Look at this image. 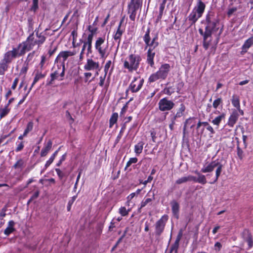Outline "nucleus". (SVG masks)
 <instances>
[{"mask_svg":"<svg viewBox=\"0 0 253 253\" xmlns=\"http://www.w3.org/2000/svg\"><path fill=\"white\" fill-rule=\"evenodd\" d=\"M141 57L137 54H131L126 58L124 62V67L129 71H136L139 67Z\"/></svg>","mask_w":253,"mask_h":253,"instance_id":"1","label":"nucleus"},{"mask_svg":"<svg viewBox=\"0 0 253 253\" xmlns=\"http://www.w3.org/2000/svg\"><path fill=\"white\" fill-rule=\"evenodd\" d=\"M170 69V67L169 64L166 63L162 65L156 73L152 74L150 76L149 82L152 83L159 79H165L168 76Z\"/></svg>","mask_w":253,"mask_h":253,"instance_id":"2","label":"nucleus"},{"mask_svg":"<svg viewBox=\"0 0 253 253\" xmlns=\"http://www.w3.org/2000/svg\"><path fill=\"white\" fill-rule=\"evenodd\" d=\"M216 167L217 169L215 171V178L213 182H210L211 184H213L217 181L222 171L223 165L217 161H214L201 169V171L203 173L210 172L212 171Z\"/></svg>","mask_w":253,"mask_h":253,"instance_id":"3","label":"nucleus"},{"mask_svg":"<svg viewBox=\"0 0 253 253\" xmlns=\"http://www.w3.org/2000/svg\"><path fill=\"white\" fill-rule=\"evenodd\" d=\"M95 48L101 58L106 57L108 55L109 44L108 42H105V38L99 37L97 39L95 43Z\"/></svg>","mask_w":253,"mask_h":253,"instance_id":"4","label":"nucleus"},{"mask_svg":"<svg viewBox=\"0 0 253 253\" xmlns=\"http://www.w3.org/2000/svg\"><path fill=\"white\" fill-rule=\"evenodd\" d=\"M142 6V1L140 0H131L128 5V13L129 18L134 21L136 15V11Z\"/></svg>","mask_w":253,"mask_h":253,"instance_id":"5","label":"nucleus"},{"mask_svg":"<svg viewBox=\"0 0 253 253\" xmlns=\"http://www.w3.org/2000/svg\"><path fill=\"white\" fill-rule=\"evenodd\" d=\"M199 32L200 34L203 37V47L206 50H207L209 48L212 41L210 33L206 28L205 32H204L202 29H199Z\"/></svg>","mask_w":253,"mask_h":253,"instance_id":"6","label":"nucleus"},{"mask_svg":"<svg viewBox=\"0 0 253 253\" xmlns=\"http://www.w3.org/2000/svg\"><path fill=\"white\" fill-rule=\"evenodd\" d=\"M159 109L161 111L170 110L174 106V103L167 98L161 99L158 103Z\"/></svg>","mask_w":253,"mask_h":253,"instance_id":"7","label":"nucleus"},{"mask_svg":"<svg viewBox=\"0 0 253 253\" xmlns=\"http://www.w3.org/2000/svg\"><path fill=\"white\" fill-rule=\"evenodd\" d=\"M150 32V30L149 28H148L143 37V40L147 46H149V47H153V48H155L159 44L158 42L157 41L158 40V37L157 36L153 38L152 41L151 42Z\"/></svg>","mask_w":253,"mask_h":253,"instance_id":"8","label":"nucleus"},{"mask_svg":"<svg viewBox=\"0 0 253 253\" xmlns=\"http://www.w3.org/2000/svg\"><path fill=\"white\" fill-rule=\"evenodd\" d=\"M76 53L77 52L75 50H74L73 51L67 50L61 51L58 55L55 62L60 61L61 62V66H63V65H65V62L67 59L70 56H74Z\"/></svg>","mask_w":253,"mask_h":253,"instance_id":"9","label":"nucleus"},{"mask_svg":"<svg viewBox=\"0 0 253 253\" xmlns=\"http://www.w3.org/2000/svg\"><path fill=\"white\" fill-rule=\"evenodd\" d=\"M167 218L162 216L155 224V235L157 237H159L163 232Z\"/></svg>","mask_w":253,"mask_h":253,"instance_id":"10","label":"nucleus"},{"mask_svg":"<svg viewBox=\"0 0 253 253\" xmlns=\"http://www.w3.org/2000/svg\"><path fill=\"white\" fill-rule=\"evenodd\" d=\"M144 80L140 78H134V80L129 85V88L132 92H136L138 91L141 88Z\"/></svg>","mask_w":253,"mask_h":253,"instance_id":"11","label":"nucleus"},{"mask_svg":"<svg viewBox=\"0 0 253 253\" xmlns=\"http://www.w3.org/2000/svg\"><path fill=\"white\" fill-rule=\"evenodd\" d=\"M17 53L18 57L23 55L26 51L31 50L30 45H28L26 42L20 43L17 47L13 48Z\"/></svg>","mask_w":253,"mask_h":253,"instance_id":"12","label":"nucleus"},{"mask_svg":"<svg viewBox=\"0 0 253 253\" xmlns=\"http://www.w3.org/2000/svg\"><path fill=\"white\" fill-rule=\"evenodd\" d=\"M99 68V64L98 62H95L92 59H87L86 63L84 66V69L86 71H91L98 70Z\"/></svg>","mask_w":253,"mask_h":253,"instance_id":"13","label":"nucleus"},{"mask_svg":"<svg viewBox=\"0 0 253 253\" xmlns=\"http://www.w3.org/2000/svg\"><path fill=\"white\" fill-rule=\"evenodd\" d=\"M17 53L13 48L12 50L6 52L3 56V60L7 64L10 63L14 58L17 57Z\"/></svg>","mask_w":253,"mask_h":253,"instance_id":"14","label":"nucleus"},{"mask_svg":"<svg viewBox=\"0 0 253 253\" xmlns=\"http://www.w3.org/2000/svg\"><path fill=\"white\" fill-rule=\"evenodd\" d=\"M25 42L28 45H30L31 50L34 47L35 45H38L40 46L41 45L34 33L31 34L28 37L27 40Z\"/></svg>","mask_w":253,"mask_h":253,"instance_id":"15","label":"nucleus"},{"mask_svg":"<svg viewBox=\"0 0 253 253\" xmlns=\"http://www.w3.org/2000/svg\"><path fill=\"white\" fill-rule=\"evenodd\" d=\"M182 236V232L181 231H180L178 233L176 239L173 244L171 246L170 249V253H177V250L179 248V242L181 240V238Z\"/></svg>","mask_w":253,"mask_h":253,"instance_id":"16","label":"nucleus"},{"mask_svg":"<svg viewBox=\"0 0 253 253\" xmlns=\"http://www.w3.org/2000/svg\"><path fill=\"white\" fill-rule=\"evenodd\" d=\"M170 205L171 206V210L173 216L178 219L179 217V205L175 200H173L170 202Z\"/></svg>","mask_w":253,"mask_h":253,"instance_id":"17","label":"nucleus"},{"mask_svg":"<svg viewBox=\"0 0 253 253\" xmlns=\"http://www.w3.org/2000/svg\"><path fill=\"white\" fill-rule=\"evenodd\" d=\"M153 47H149L147 53V62L151 67L154 64L153 60L155 52L153 51Z\"/></svg>","mask_w":253,"mask_h":253,"instance_id":"18","label":"nucleus"},{"mask_svg":"<svg viewBox=\"0 0 253 253\" xmlns=\"http://www.w3.org/2000/svg\"><path fill=\"white\" fill-rule=\"evenodd\" d=\"M205 3L203 1L199 0V1H197L196 5L193 9L196 11V12L202 15L205 11Z\"/></svg>","mask_w":253,"mask_h":253,"instance_id":"19","label":"nucleus"},{"mask_svg":"<svg viewBox=\"0 0 253 253\" xmlns=\"http://www.w3.org/2000/svg\"><path fill=\"white\" fill-rule=\"evenodd\" d=\"M243 239L248 243L249 248H251L253 245V242L251 235L248 230H245L242 233Z\"/></svg>","mask_w":253,"mask_h":253,"instance_id":"20","label":"nucleus"},{"mask_svg":"<svg viewBox=\"0 0 253 253\" xmlns=\"http://www.w3.org/2000/svg\"><path fill=\"white\" fill-rule=\"evenodd\" d=\"M52 142L51 140H49L41 152V157H45L52 147Z\"/></svg>","mask_w":253,"mask_h":253,"instance_id":"21","label":"nucleus"},{"mask_svg":"<svg viewBox=\"0 0 253 253\" xmlns=\"http://www.w3.org/2000/svg\"><path fill=\"white\" fill-rule=\"evenodd\" d=\"M238 117L239 115L237 112L236 111H233L229 118L228 125L232 127L238 120Z\"/></svg>","mask_w":253,"mask_h":253,"instance_id":"22","label":"nucleus"},{"mask_svg":"<svg viewBox=\"0 0 253 253\" xmlns=\"http://www.w3.org/2000/svg\"><path fill=\"white\" fill-rule=\"evenodd\" d=\"M202 16L193 9L188 16L189 20L191 22V24H194Z\"/></svg>","mask_w":253,"mask_h":253,"instance_id":"23","label":"nucleus"},{"mask_svg":"<svg viewBox=\"0 0 253 253\" xmlns=\"http://www.w3.org/2000/svg\"><path fill=\"white\" fill-rule=\"evenodd\" d=\"M217 23V20L213 21V22L210 23L206 25V29L210 33V35H212V33L213 31H216V26Z\"/></svg>","mask_w":253,"mask_h":253,"instance_id":"24","label":"nucleus"},{"mask_svg":"<svg viewBox=\"0 0 253 253\" xmlns=\"http://www.w3.org/2000/svg\"><path fill=\"white\" fill-rule=\"evenodd\" d=\"M253 44V36L246 41L242 46L243 51L246 52L247 50Z\"/></svg>","mask_w":253,"mask_h":253,"instance_id":"25","label":"nucleus"},{"mask_svg":"<svg viewBox=\"0 0 253 253\" xmlns=\"http://www.w3.org/2000/svg\"><path fill=\"white\" fill-rule=\"evenodd\" d=\"M45 77V74H42L41 72L39 71H37V73L36 74V76L34 78L33 82L30 87L28 93L30 92V91L31 90L32 87L34 85V84L40 79L43 78Z\"/></svg>","mask_w":253,"mask_h":253,"instance_id":"26","label":"nucleus"},{"mask_svg":"<svg viewBox=\"0 0 253 253\" xmlns=\"http://www.w3.org/2000/svg\"><path fill=\"white\" fill-rule=\"evenodd\" d=\"M15 222L13 220L8 222L7 228L4 230V233L6 235H9L14 231V226Z\"/></svg>","mask_w":253,"mask_h":253,"instance_id":"27","label":"nucleus"},{"mask_svg":"<svg viewBox=\"0 0 253 253\" xmlns=\"http://www.w3.org/2000/svg\"><path fill=\"white\" fill-rule=\"evenodd\" d=\"M194 118H190L187 119L184 123V126L183 127V134L185 135L186 128L188 126H190V128H193L195 126L194 122Z\"/></svg>","mask_w":253,"mask_h":253,"instance_id":"28","label":"nucleus"},{"mask_svg":"<svg viewBox=\"0 0 253 253\" xmlns=\"http://www.w3.org/2000/svg\"><path fill=\"white\" fill-rule=\"evenodd\" d=\"M123 21H124V19L123 18L121 20V21H120V22L119 23V26L118 27L117 31L116 34H115V35L114 36V39L115 40H120V39H121V36H122V34L123 33V30H122L121 29V25H122Z\"/></svg>","mask_w":253,"mask_h":253,"instance_id":"29","label":"nucleus"},{"mask_svg":"<svg viewBox=\"0 0 253 253\" xmlns=\"http://www.w3.org/2000/svg\"><path fill=\"white\" fill-rule=\"evenodd\" d=\"M225 114L222 113L220 115L215 118L211 122L213 125L218 126L221 121L225 118Z\"/></svg>","mask_w":253,"mask_h":253,"instance_id":"30","label":"nucleus"},{"mask_svg":"<svg viewBox=\"0 0 253 253\" xmlns=\"http://www.w3.org/2000/svg\"><path fill=\"white\" fill-rule=\"evenodd\" d=\"M143 145L144 143L142 141H140L135 145L134 152L136 155H139L141 153L143 148Z\"/></svg>","mask_w":253,"mask_h":253,"instance_id":"31","label":"nucleus"},{"mask_svg":"<svg viewBox=\"0 0 253 253\" xmlns=\"http://www.w3.org/2000/svg\"><path fill=\"white\" fill-rule=\"evenodd\" d=\"M8 64L7 63L2 60L0 62V75L4 74L5 72L8 69Z\"/></svg>","mask_w":253,"mask_h":253,"instance_id":"32","label":"nucleus"},{"mask_svg":"<svg viewBox=\"0 0 253 253\" xmlns=\"http://www.w3.org/2000/svg\"><path fill=\"white\" fill-rule=\"evenodd\" d=\"M216 20L214 17V15L212 12H209L206 17V24L213 22Z\"/></svg>","mask_w":253,"mask_h":253,"instance_id":"33","label":"nucleus"},{"mask_svg":"<svg viewBox=\"0 0 253 253\" xmlns=\"http://www.w3.org/2000/svg\"><path fill=\"white\" fill-rule=\"evenodd\" d=\"M232 103L235 107H236L237 109H239L240 105L239 98L238 96L235 95H233L232 99Z\"/></svg>","mask_w":253,"mask_h":253,"instance_id":"34","label":"nucleus"},{"mask_svg":"<svg viewBox=\"0 0 253 253\" xmlns=\"http://www.w3.org/2000/svg\"><path fill=\"white\" fill-rule=\"evenodd\" d=\"M118 118L117 113H114L110 119V127H112L117 122Z\"/></svg>","mask_w":253,"mask_h":253,"instance_id":"35","label":"nucleus"},{"mask_svg":"<svg viewBox=\"0 0 253 253\" xmlns=\"http://www.w3.org/2000/svg\"><path fill=\"white\" fill-rule=\"evenodd\" d=\"M24 162L23 160L19 159L13 165V168L15 169H22L24 167Z\"/></svg>","mask_w":253,"mask_h":253,"instance_id":"36","label":"nucleus"},{"mask_svg":"<svg viewBox=\"0 0 253 253\" xmlns=\"http://www.w3.org/2000/svg\"><path fill=\"white\" fill-rule=\"evenodd\" d=\"M198 177L197 178V182L205 184L207 183V180L204 175L201 174L200 173H197Z\"/></svg>","mask_w":253,"mask_h":253,"instance_id":"37","label":"nucleus"},{"mask_svg":"<svg viewBox=\"0 0 253 253\" xmlns=\"http://www.w3.org/2000/svg\"><path fill=\"white\" fill-rule=\"evenodd\" d=\"M10 109L8 108L7 106H5L4 108H1L0 109V117L1 119L2 118L5 116L9 112Z\"/></svg>","mask_w":253,"mask_h":253,"instance_id":"38","label":"nucleus"},{"mask_svg":"<svg viewBox=\"0 0 253 253\" xmlns=\"http://www.w3.org/2000/svg\"><path fill=\"white\" fill-rule=\"evenodd\" d=\"M83 43H84L86 47H87L86 55H88L89 54L92 53V42L85 41L83 42Z\"/></svg>","mask_w":253,"mask_h":253,"instance_id":"39","label":"nucleus"},{"mask_svg":"<svg viewBox=\"0 0 253 253\" xmlns=\"http://www.w3.org/2000/svg\"><path fill=\"white\" fill-rule=\"evenodd\" d=\"M33 128V123L30 122L28 123L27 127L24 132V135H27V134L31 131Z\"/></svg>","mask_w":253,"mask_h":253,"instance_id":"40","label":"nucleus"},{"mask_svg":"<svg viewBox=\"0 0 253 253\" xmlns=\"http://www.w3.org/2000/svg\"><path fill=\"white\" fill-rule=\"evenodd\" d=\"M35 36L38 39L40 44H42L44 42L45 40V37L43 35H42L41 33L39 34L38 32H37Z\"/></svg>","mask_w":253,"mask_h":253,"instance_id":"41","label":"nucleus"},{"mask_svg":"<svg viewBox=\"0 0 253 253\" xmlns=\"http://www.w3.org/2000/svg\"><path fill=\"white\" fill-rule=\"evenodd\" d=\"M30 64L24 62L23 66L20 70V74H26L29 68Z\"/></svg>","mask_w":253,"mask_h":253,"instance_id":"42","label":"nucleus"},{"mask_svg":"<svg viewBox=\"0 0 253 253\" xmlns=\"http://www.w3.org/2000/svg\"><path fill=\"white\" fill-rule=\"evenodd\" d=\"M153 200H154V195L153 196V199L152 198H147L144 201H143L141 203V206L140 208L141 209L144 207H145L146 205H147L148 204H150L151 203V202L153 201Z\"/></svg>","mask_w":253,"mask_h":253,"instance_id":"43","label":"nucleus"},{"mask_svg":"<svg viewBox=\"0 0 253 253\" xmlns=\"http://www.w3.org/2000/svg\"><path fill=\"white\" fill-rule=\"evenodd\" d=\"M130 211V210H126V208L124 207H122L119 209V213L122 216H126L128 214V212Z\"/></svg>","mask_w":253,"mask_h":253,"instance_id":"44","label":"nucleus"},{"mask_svg":"<svg viewBox=\"0 0 253 253\" xmlns=\"http://www.w3.org/2000/svg\"><path fill=\"white\" fill-rule=\"evenodd\" d=\"M222 99L221 98H218L213 101L212 106L214 109H216L220 105L222 104Z\"/></svg>","mask_w":253,"mask_h":253,"instance_id":"45","label":"nucleus"},{"mask_svg":"<svg viewBox=\"0 0 253 253\" xmlns=\"http://www.w3.org/2000/svg\"><path fill=\"white\" fill-rule=\"evenodd\" d=\"M59 75V73L57 71H55L53 73L51 74V75H50L51 81L49 82V84H51L52 82L54 80H55V79H57Z\"/></svg>","mask_w":253,"mask_h":253,"instance_id":"46","label":"nucleus"},{"mask_svg":"<svg viewBox=\"0 0 253 253\" xmlns=\"http://www.w3.org/2000/svg\"><path fill=\"white\" fill-rule=\"evenodd\" d=\"M35 53V51H33L31 53H30L28 55L27 58L25 62L30 64V62H31V61L32 60V59L34 56Z\"/></svg>","mask_w":253,"mask_h":253,"instance_id":"47","label":"nucleus"},{"mask_svg":"<svg viewBox=\"0 0 253 253\" xmlns=\"http://www.w3.org/2000/svg\"><path fill=\"white\" fill-rule=\"evenodd\" d=\"M188 181V176H184L181 177L176 181V183L177 184H180L183 183H185Z\"/></svg>","mask_w":253,"mask_h":253,"instance_id":"48","label":"nucleus"},{"mask_svg":"<svg viewBox=\"0 0 253 253\" xmlns=\"http://www.w3.org/2000/svg\"><path fill=\"white\" fill-rule=\"evenodd\" d=\"M111 64H112L111 60H108L105 64V66H104V72H105V75H107V74L109 71L110 67H111Z\"/></svg>","mask_w":253,"mask_h":253,"instance_id":"49","label":"nucleus"},{"mask_svg":"<svg viewBox=\"0 0 253 253\" xmlns=\"http://www.w3.org/2000/svg\"><path fill=\"white\" fill-rule=\"evenodd\" d=\"M137 162V159L136 158H131L127 162L125 169L129 167L132 164L136 163Z\"/></svg>","mask_w":253,"mask_h":253,"instance_id":"50","label":"nucleus"},{"mask_svg":"<svg viewBox=\"0 0 253 253\" xmlns=\"http://www.w3.org/2000/svg\"><path fill=\"white\" fill-rule=\"evenodd\" d=\"M39 0H33V5L31 7V10L36 11L39 8L38 6Z\"/></svg>","mask_w":253,"mask_h":253,"instance_id":"51","label":"nucleus"},{"mask_svg":"<svg viewBox=\"0 0 253 253\" xmlns=\"http://www.w3.org/2000/svg\"><path fill=\"white\" fill-rule=\"evenodd\" d=\"M185 110V107L183 105H181V107L176 114V117H180L182 116L183 112Z\"/></svg>","mask_w":253,"mask_h":253,"instance_id":"52","label":"nucleus"},{"mask_svg":"<svg viewBox=\"0 0 253 253\" xmlns=\"http://www.w3.org/2000/svg\"><path fill=\"white\" fill-rule=\"evenodd\" d=\"M237 155L240 159H242L243 157V151L239 147H237Z\"/></svg>","mask_w":253,"mask_h":253,"instance_id":"53","label":"nucleus"},{"mask_svg":"<svg viewBox=\"0 0 253 253\" xmlns=\"http://www.w3.org/2000/svg\"><path fill=\"white\" fill-rule=\"evenodd\" d=\"M55 171L60 177V178H62L64 176V173L59 169H56Z\"/></svg>","mask_w":253,"mask_h":253,"instance_id":"54","label":"nucleus"},{"mask_svg":"<svg viewBox=\"0 0 253 253\" xmlns=\"http://www.w3.org/2000/svg\"><path fill=\"white\" fill-rule=\"evenodd\" d=\"M23 147H24L23 143V142H21L18 144L17 147L16 148L15 150L16 152L20 151L21 150H22L23 149Z\"/></svg>","mask_w":253,"mask_h":253,"instance_id":"55","label":"nucleus"},{"mask_svg":"<svg viewBox=\"0 0 253 253\" xmlns=\"http://www.w3.org/2000/svg\"><path fill=\"white\" fill-rule=\"evenodd\" d=\"M42 59H41V61L40 63V67L42 69H43V65H44V62L45 61V60H46V57H45V56L44 55H42L41 57Z\"/></svg>","mask_w":253,"mask_h":253,"instance_id":"56","label":"nucleus"},{"mask_svg":"<svg viewBox=\"0 0 253 253\" xmlns=\"http://www.w3.org/2000/svg\"><path fill=\"white\" fill-rule=\"evenodd\" d=\"M237 10L236 7H232L228 9L227 12V15L228 16H230L234 12Z\"/></svg>","mask_w":253,"mask_h":253,"instance_id":"57","label":"nucleus"},{"mask_svg":"<svg viewBox=\"0 0 253 253\" xmlns=\"http://www.w3.org/2000/svg\"><path fill=\"white\" fill-rule=\"evenodd\" d=\"M106 75H105V74L104 77H102V76L100 77V82L99 83V84L100 86H103V85H104V81L106 78Z\"/></svg>","mask_w":253,"mask_h":253,"instance_id":"58","label":"nucleus"},{"mask_svg":"<svg viewBox=\"0 0 253 253\" xmlns=\"http://www.w3.org/2000/svg\"><path fill=\"white\" fill-rule=\"evenodd\" d=\"M54 160L53 157L51 156L45 165V168H47L53 162Z\"/></svg>","mask_w":253,"mask_h":253,"instance_id":"59","label":"nucleus"},{"mask_svg":"<svg viewBox=\"0 0 253 253\" xmlns=\"http://www.w3.org/2000/svg\"><path fill=\"white\" fill-rule=\"evenodd\" d=\"M18 81H19V79L18 78H16V79H15V80L13 83V84L12 85V86H11V88L12 89L14 90L16 88L17 84L18 83Z\"/></svg>","mask_w":253,"mask_h":253,"instance_id":"60","label":"nucleus"},{"mask_svg":"<svg viewBox=\"0 0 253 253\" xmlns=\"http://www.w3.org/2000/svg\"><path fill=\"white\" fill-rule=\"evenodd\" d=\"M66 117L67 119L71 121V123H72L73 122L74 120H73V118L72 117L70 112L68 110L66 111Z\"/></svg>","mask_w":253,"mask_h":253,"instance_id":"61","label":"nucleus"},{"mask_svg":"<svg viewBox=\"0 0 253 253\" xmlns=\"http://www.w3.org/2000/svg\"><path fill=\"white\" fill-rule=\"evenodd\" d=\"M222 245L219 242H216L214 245L215 250L218 251H220Z\"/></svg>","mask_w":253,"mask_h":253,"instance_id":"62","label":"nucleus"},{"mask_svg":"<svg viewBox=\"0 0 253 253\" xmlns=\"http://www.w3.org/2000/svg\"><path fill=\"white\" fill-rule=\"evenodd\" d=\"M187 176H188V181H193L194 182H197V178H196V177L192 176V175H189Z\"/></svg>","mask_w":253,"mask_h":253,"instance_id":"63","label":"nucleus"},{"mask_svg":"<svg viewBox=\"0 0 253 253\" xmlns=\"http://www.w3.org/2000/svg\"><path fill=\"white\" fill-rule=\"evenodd\" d=\"M206 129L211 132V134H214L215 133L212 127L210 126V125H209L207 127H206Z\"/></svg>","mask_w":253,"mask_h":253,"instance_id":"64","label":"nucleus"}]
</instances>
